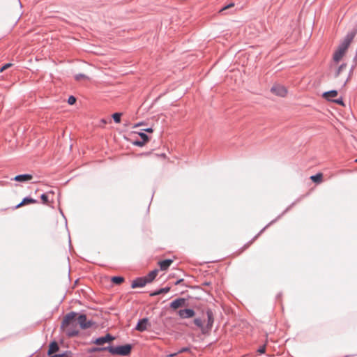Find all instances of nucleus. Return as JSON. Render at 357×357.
Listing matches in <instances>:
<instances>
[{"label":"nucleus","mask_w":357,"mask_h":357,"mask_svg":"<svg viewBox=\"0 0 357 357\" xmlns=\"http://www.w3.org/2000/svg\"><path fill=\"white\" fill-rule=\"evenodd\" d=\"M77 313L75 312H70L66 314L61 322V329L66 333L68 337H73L79 334L77 329L78 321L77 319Z\"/></svg>","instance_id":"1"},{"label":"nucleus","mask_w":357,"mask_h":357,"mask_svg":"<svg viewBox=\"0 0 357 357\" xmlns=\"http://www.w3.org/2000/svg\"><path fill=\"white\" fill-rule=\"evenodd\" d=\"M357 33V24L354 27V29L345 36L342 42L339 45L337 50L333 54V61L335 63H338L344 56L349 46L350 45L351 41L355 37Z\"/></svg>","instance_id":"2"},{"label":"nucleus","mask_w":357,"mask_h":357,"mask_svg":"<svg viewBox=\"0 0 357 357\" xmlns=\"http://www.w3.org/2000/svg\"><path fill=\"white\" fill-rule=\"evenodd\" d=\"M156 277V268L152 270L147 275L135 279L131 284L132 289L143 287L147 283L151 282Z\"/></svg>","instance_id":"3"},{"label":"nucleus","mask_w":357,"mask_h":357,"mask_svg":"<svg viewBox=\"0 0 357 357\" xmlns=\"http://www.w3.org/2000/svg\"><path fill=\"white\" fill-rule=\"evenodd\" d=\"M132 345L126 344L124 345H120L114 347L112 345L107 346L108 351L112 355H117L121 356H126L130 355L132 351Z\"/></svg>","instance_id":"4"},{"label":"nucleus","mask_w":357,"mask_h":357,"mask_svg":"<svg viewBox=\"0 0 357 357\" xmlns=\"http://www.w3.org/2000/svg\"><path fill=\"white\" fill-rule=\"evenodd\" d=\"M78 325L82 329H87L93 326L96 323L93 320H87L86 316L84 314H81L77 316Z\"/></svg>","instance_id":"5"},{"label":"nucleus","mask_w":357,"mask_h":357,"mask_svg":"<svg viewBox=\"0 0 357 357\" xmlns=\"http://www.w3.org/2000/svg\"><path fill=\"white\" fill-rule=\"evenodd\" d=\"M271 91L275 95L282 98L285 97L287 94V89L286 87L278 84H274L272 86Z\"/></svg>","instance_id":"6"},{"label":"nucleus","mask_w":357,"mask_h":357,"mask_svg":"<svg viewBox=\"0 0 357 357\" xmlns=\"http://www.w3.org/2000/svg\"><path fill=\"white\" fill-rule=\"evenodd\" d=\"M114 340V337L111 334L107 333L105 336L98 337L91 341L92 343L96 344L97 345H103L105 343H108Z\"/></svg>","instance_id":"7"},{"label":"nucleus","mask_w":357,"mask_h":357,"mask_svg":"<svg viewBox=\"0 0 357 357\" xmlns=\"http://www.w3.org/2000/svg\"><path fill=\"white\" fill-rule=\"evenodd\" d=\"M151 326V323L148 318H143L138 321L135 330L142 332L145 330H147Z\"/></svg>","instance_id":"8"},{"label":"nucleus","mask_w":357,"mask_h":357,"mask_svg":"<svg viewBox=\"0 0 357 357\" xmlns=\"http://www.w3.org/2000/svg\"><path fill=\"white\" fill-rule=\"evenodd\" d=\"M178 315L182 319H187V318H191L194 317L195 312L193 310L191 309H185V310H180L178 312Z\"/></svg>","instance_id":"9"},{"label":"nucleus","mask_w":357,"mask_h":357,"mask_svg":"<svg viewBox=\"0 0 357 357\" xmlns=\"http://www.w3.org/2000/svg\"><path fill=\"white\" fill-rule=\"evenodd\" d=\"M33 178V175L30 174H19L15 176L12 180L18 182H26Z\"/></svg>","instance_id":"10"},{"label":"nucleus","mask_w":357,"mask_h":357,"mask_svg":"<svg viewBox=\"0 0 357 357\" xmlns=\"http://www.w3.org/2000/svg\"><path fill=\"white\" fill-rule=\"evenodd\" d=\"M38 203V200L35 199H33L30 197H24L22 202L18 204L15 207V208H20L24 205H26V204H37Z\"/></svg>","instance_id":"11"},{"label":"nucleus","mask_w":357,"mask_h":357,"mask_svg":"<svg viewBox=\"0 0 357 357\" xmlns=\"http://www.w3.org/2000/svg\"><path fill=\"white\" fill-rule=\"evenodd\" d=\"M59 350V346L56 340L52 341L49 344L47 355L50 356Z\"/></svg>","instance_id":"12"},{"label":"nucleus","mask_w":357,"mask_h":357,"mask_svg":"<svg viewBox=\"0 0 357 357\" xmlns=\"http://www.w3.org/2000/svg\"><path fill=\"white\" fill-rule=\"evenodd\" d=\"M185 300L184 298H178L171 303V307L174 310H176L181 307L185 305Z\"/></svg>","instance_id":"13"},{"label":"nucleus","mask_w":357,"mask_h":357,"mask_svg":"<svg viewBox=\"0 0 357 357\" xmlns=\"http://www.w3.org/2000/svg\"><path fill=\"white\" fill-rule=\"evenodd\" d=\"M206 314H207V324H206L205 329H206V331H208V330H211V328L213 326V315L211 310H208L206 312Z\"/></svg>","instance_id":"14"},{"label":"nucleus","mask_w":357,"mask_h":357,"mask_svg":"<svg viewBox=\"0 0 357 357\" xmlns=\"http://www.w3.org/2000/svg\"><path fill=\"white\" fill-rule=\"evenodd\" d=\"M172 262H173V260H172V259H165V260L159 261L158 264L161 271H165L169 267V266L172 264Z\"/></svg>","instance_id":"15"},{"label":"nucleus","mask_w":357,"mask_h":357,"mask_svg":"<svg viewBox=\"0 0 357 357\" xmlns=\"http://www.w3.org/2000/svg\"><path fill=\"white\" fill-rule=\"evenodd\" d=\"M337 96V91L335 90L330 91L328 92H325L323 94L324 98L328 100H331L333 98H335Z\"/></svg>","instance_id":"16"},{"label":"nucleus","mask_w":357,"mask_h":357,"mask_svg":"<svg viewBox=\"0 0 357 357\" xmlns=\"http://www.w3.org/2000/svg\"><path fill=\"white\" fill-rule=\"evenodd\" d=\"M310 179L314 183H320L323 181V174L318 173L316 175L311 176Z\"/></svg>","instance_id":"17"},{"label":"nucleus","mask_w":357,"mask_h":357,"mask_svg":"<svg viewBox=\"0 0 357 357\" xmlns=\"http://www.w3.org/2000/svg\"><path fill=\"white\" fill-rule=\"evenodd\" d=\"M108 351L107 347H91L88 349V353L92 354L94 352H98V351Z\"/></svg>","instance_id":"18"},{"label":"nucleus","mask_w":357,"mask_h":357,"mask_svg":"<svg viewBox=\"0 0 357 357\" xmlns=\"http://www.w3.org/2000/svg\"><path fill=\"white\" fill-rule=\"evenodd\" d=\"M111 281L115 284H121L124 282V278L122 276H113Z\"/></svg>","instance_id":"19"},{"label":"nucleus","mask_w":357,"mask_h":357,"mask_svg":"<svg viewBox=\"0 0 357 357\" xmlns=\"http://www.w3.org/2000/svg\"><path fill=\"white\" fill-rule=\"evenodd\" d=\"M40 199H41L42 203L43 204H46V205L50 206V200H49L48 193H43V194H42L40 195Z\"/></svg>","instance_id":"20"},{"label":"nucleus","mask_w":357,"mask_h":357,"mask_svg":"<svg viewBox=\"0 0 357 357\" xmlns=\"http://www.w3.org/2000/svg\"><path fill=\"white\" fill-rule=\"evenodd\" d=\"M121 116H122L121 113L116 112L112 114V117L115 123H119L121 122Z\"/></svg>","instance_id":"21"},{"label":"nucleus","mask_w":357,"mask_h":357,"mask_svg":"<svg viewBox=\"0 0 357 357\" xmlns=\"http://www.w3.org/2000/svg\"><path fill=\"white\" fill-rule=\"evenodd\" d=\"M194 323L195 325H197L199 328H200L202 329L203 333L206 332V329H205V328H204L202 321L200 319H195L194 320Z\"/></svg>","instance_id":"22"},{"label":"nucleus","mask_w":357,"mask_h":357,"mask_svg":"<svg viewBox=\"0 0 357 357\" xmlns=\"http://www.w3.org/2000/svg\"><path fill=\"white\" fill-rule=\"evenodd\" d=\"M132 144H133L134 145H135V146H137L142 147V146H143L146 144V142H144V141H142V140H138V139H137V140L133 141V142H132Z\"/></svg>","instance_id":"23"},{"label":"nucleus","mask_w":357,"mask_h":357,"mask_svg":"<svg viewBox=\"0 0 357 357\" xmlns=\"http://www.w3.org/2000/svg\"><path fill=\"white\" fill-rule=\"evenodd\" d=\"M76 100H77V99H76V98L75 96H69V98L68 99V103L69 105H74L76 102Z\"/></svg>","instance_id":"24"},{"label":"nucleus","mask_w":357,"mask_h":357,"mask_svg":"<svg viewBox=\"0 0 357 357\" xmlns=\"http://www.w3.org/2000/svg\"><path fill=\"white\" fill-rule=\"evenodd\" d=\"M139 135V136H140V137H141L142 141H144L145 142H147L149 141L148 135L146 133L140 132Z\"/></svg>","instance_id":"25"},{"label":"nucleus","mask_w":357,"mask_h":357,"mask_svg":"<svg viewBox=\"0 0 357 357\" xmlns=\"http://www.w3.org/2000/svg\"><path fill=\"white\" fill-rule=\"evenodd\" d=\"M346 67V64H342L341 66H339L336 73H335V76L337 77L340 75L341 71L344 69Z\"/></svg>","instance_id":"26"},{"label":"nucleus","mask_w":357,"mask_h":357,"mask_svg":"<svg viewBox=\"0 0 357 357\" xmlns=\"http://www.w3.org/2000/svg\"><path fill=\"white\" fill-rule=\"evenodd\" d=\"M169 287H165L158 290V295L167 293L169 291Z\"/></svg>","instance_id":"27"},{"label":"nucleus","mask_w":357,"mask_h":357,"mask_svg":"<svg viewBox=\"0 0 357 357\" xmlns=\"http://www.w3.org/2000/svg\"><path fill=\"white\" fill-rule=\"evenodd\" d=\"M12 66H13V63H8L4 64L2 67H1L0 72H3V70L11 67Z\"/></svg>","instance_id":"28"},{"label":"nucleus","mask_w":357,"mask_h":357,"mask_svg":"<svg viewBox=\"0 0 357 357\" xmlns=\"http://www.w3.org/2000/svg\"><path fill=\"white\" fill-rule=\"evenodd\" d=\"M60 354L62 356V357H71L73 355V353L70 351H66Z\"/></svg>","instance_id":"29"},{"label":"nucleus","mask_w":357,"mask_h":357,"mask_svg":"<svg viewBox=\"0 0 357 357\" xmlns=\"http://www.w3.org/2000/svg\"><path fill=\"white\" fill-rule=\"evenodd\" d=\"M85 77H86V76L85 75H84V74H77V75H75V79L77 81H79L82 78H85Z\"/></svg>","instance_id":"30"},{"label":"nucleus","mask_w":357,"mask_h":357,"mask_svg":"<svg viewBox=\"0 0 357 357\" xmlns=\"http://www.w3.org/2000/svg\"><path fill=\"white\" fill-rule=\"evenodd\" d=\"M257 351L259 353V354H264L265 353L266 351V345H263L262 347H260L259 348V349L257 350Z\"/></svg>","instance_id":"31"},{"label":"nucleus","mask_w":357,"mask_h":357,"mask_svg":"<svg viewBox=\"0 0 357 357\" xmlns=\"http://www.w3.org/2000/svg\"><path fill=\"white\" fill-rule=\"evenodd\" d=\"M234 3H231L226 6H225L224 8H222L220 11H222V10H227L228 8H230L231 7H234Z\"/></svg>","instance_id":"32"},{"label":"nucleus","mask_w":357,"mask_h":357,"mask_svg":"<svg viewBox=\"0 0 357 357\" xmlns=\"http://www.w3.org/2000/svg\"><path fill=\"white\" fill-rule=\"evenodd\" d=\"M333 101L339 105H344L343 101L342 100L337 99Z\"/></svg>","instance_id":"33"},{"label":"nucleus","mask_w":357,"mask_h":357,"mask_svg":"<svg viewBox=\"0 0 357 357\" xmlns=\"http://www.w3.org/2000/svg\"><path fill=\"white\" fill-rule=\"evenodd\" d=\"M49 357H62V356L59 354H54V355H50Z\"/></svg>","instance_id":"34"},{"label":"nucleus","mask_w":357,"mask_h":357,"mask_svg":"<svg viewBox=\"0 0 357 357\" xmlns=\"http://www.w3.org/2000/svg\"><path fill=\"white\" fill-rule=\"evenodd\" d=\"M150 296H156V290L152 291L151 294H150Z\"/></svg>","instance_id":"35"},{"label":"nucleus","mask_w":357,"mask_h":357,"mask_svg":"<svg viewBox=\"0 0 357 357\" xmlns=\"http://www.w3.org/2000/svg\"><path fill=\"white\" fill-rule=\"evenodd\" d=\"M101 122L105 123V124H106L107 123V120H105L104 119L101 120Z\"/></svg>","instance_id":"36"},{"label":"nucleus","mask_w":357,"mask_h":357,"mask_svg":"<svg viewBox=\"0 0 357 357\" xmlns=\"http://www.w3.org/2000/svg\"><path fill=\"white\" fill-rule=\"evenodd\" d=\"M158 156L160 157V158H165V154H161V155H160Z\"/></svg>","instance_id":"37"},{"label":"nucleus","mask_w":357,"mask_h":357,"mask_svg":"<svg viewBox=\"0 0 357 357\" xmlns=\"http://www.w3.org/2000/svg\"><path fill=\"white\" fill-rule=\"evenodd\" d=\"M139 125H140V123L135 124V125L134 126V128L137 127Z\"/></svg>","instance_id":"38"},{"label":"nucleus","mask_w":357,"mask_h":357,"mask_svg":"<svg viewBox=\"0 0 357 357\" xmlns=\"http://www.w3.org/2000/svg\"><path fill=\"white\" fill-rule=\"evenodd\" d=\"M146 130L147 131H152V129L151 128V129H147Z\"/></svg>","instance_id":"39"},{"label":"nucleus","mask_w":357,"mask_h":357,"mask_svg":"<svg viewBox=\"0 0 357 357\" xmlns=\"http://www.w3.org/2000/svg\"><path fill=\"white\" fill-rule=\"evenodd\" d=\"M356 162H357V159L355 160Z\"/></svg>","instance_id":"40"}]
</instances>
